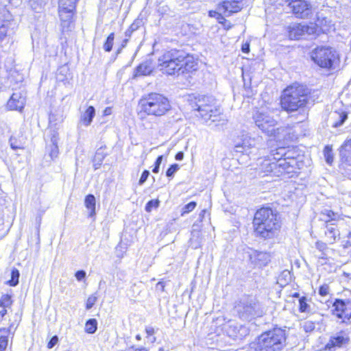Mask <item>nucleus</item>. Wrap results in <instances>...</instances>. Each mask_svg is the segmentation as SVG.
<instances>
[{"mask_svg":"<svg viewBox=\"0 0 351 351\" xmlns=\"http://www.w3.org/2000/svg\"><path fill=\"white\" fill-rule=\"evenodd\" d=\"M253 226L256 235L265 239L274 237L280 228L277 213L268 207H263L255 213Z\"/></svg>","mask_w":351,"mask_h":351,"instance_id":"nucleus-3","label":"nucleus"},{"mask_svg":"<svg viewBox=\"0 0 351 351\" xmlns=\"http://www.w3.org/2000/svg\"><path fill=\"white\" fill-rule=\"evenodd\" d=\"M153 71L152 61L146 60L138 65L134 71L133 77L136 78L141 76L149 75Z\"/></svg>","mask_w":351,"mask_h":351,"instance_id":"nucleus-22","label":"nucleus"},{"mask_svg":"<svg viewBox=\"0 0 351 351\" xmlns=\"http://www.w3.org/2000/svg\"><path fill=\"white\" fill-rule=\"evenodd\" d=\"M285 329L274 328L261 334L250 344L247 351H282L286 346Z\"/></svg>","mask_w":351,"mask_h":351,"instance_id":"nucleus-4","label":"nucleus"},{"mask_svg":"<svg viewBox=\"0 0 351 351\" xmlns=\"http://www.w3.org/2000/svg\"><path fill=\"white\" fill-rule=\"evenodd\" d=\"M95 116V109L93 106H90L81 115L80 122L83 125L87 127L90 125Z\"/></svg>","mask_w":351,"mask_h":351,"instance_id":"nucleus-23","label":"nucleus"},{"mask_svg":"<svg viewBox=\"0 0 351 351\" xmlns=\"http://www.w3.org/2000/svg\"><path fill=\"white\" fill-rule=\"evenodd\" d=\"M160 201L158 199L149 200L145 205V210L147 213L152 212L153 208H157L159 206Z\"/></svg>","mask_w":351,"mask_h":351,"instance_id":"nucleus-37","label":"nucleus"},{"mask_svg":"<svg viewBox=\"0 0 351 351\" xmlns=\"http://www.w3.org/2000/svg\"><path fill=\"white\" fill-rule=\"evenodd\" d=\"M112 108L110 107H106L103 111L104 116H108L112 114Z\"/></svg>","mask_w":351,"mask_h":351,"instance_id":"nucleus-53","label":"nucleus"},{"mask_svg":"<svg viewBox=\"0 0 351 351\" xmlns=\"http://www.w3.org/2000/svg\"><path fill=\"white\" fill-rule=\"evenodd\" d=\"M299 311L301 313H306L310 311V306L306 302V297H302L299 299Z\"/></svg>","mask_w":351,"mask_h":351,"instance_id":"nucleus-36","label":"nucleus"},{"mask_svg":"<svg viewBox=\"0 0 351 351\" xmlns=\"http://www.w3.org/2000/svg\"><path fill=\"white\" fill-rule=\"evenodd\" d=\"M51 145H58V133L56 130L51 131L50 134Z\"/></svg>","mask_w":351,"mask_h":351,"instance_id":"nucleus-48","label":"nucleus"},{"mask_svg":"<svg viewBox=\"0 0 351 351\" xmlns=\"http://www.w3.org/2000/svg\"><path fill=\"white\" fill-rule=\"evenodd\" d=\"M127 351H147L145 348H134L133 346L130 348Z\"/></svg>","mask_w":351,"mask_h":351,"instance_id":"nucleus-56","label":"nucleus"},{"mask_svg":"<svg viewBox=\"0 0 351 351\" xmlns=\"http://www.w3.org/2000/svg\"><path fill=\"white\" fill-rule=\"evenodd\" d=\"M47 149L49 152V155L51 160H54L55 158H58L59 154V149L58 146L56 144L54 145H49L47 147Z\"/></svg>","mask_w":351,"mask_h":351,"instance_id":"nucleus-35","label":"nucleus"},{"mask_svg":"<svg viewBox=\"0 0 351 351\" xmlns=\"http://www.w3.org/2000/svg\"><path fill=\"white\" fill-rule=\"evenodd\" d=\"M288 6L292 13L300 19H308L312 14V5L305 0H290Z\"/></svg>","mask_w":351,"mask_h":351,"instance_id":"nucleus-14","label":"nucleus"},{"mask_svg":"<svg viewBox=\"0 0 351 351\" xmlns=\"http://www.w3.org/2000/svg\"><path fill=\"white\" fill-rule=\"evenodd\" d=\"M142 23L143 22L141 20L136 19L131 24L129 28L134 32L142 25Z\"/></svg>","mask_w":351,"mask_h":351,"instance_id":"nucleus-46","label":"nucleus"},{"mask_svg":"<svg viewBox=\"0 0 351 351\" xmlns=\"http://www.w3.org/2000/svg\"><path fill=\"white\" fill-rule=\"evenodd\" d=\"M95 197L93 195L89 194L86 196L84 204L86 208L90 210L88 217H93L95 215Z\"/></svg>","mask_w":351,"mask_h":351,"instance_id":"nucleus-25","label":"nucleus"},{"mask_svg":"<svg viewBox=\"0 0 351 351\" xmlns=\"http://www.w3.org/2000/svg\"><path fill=\"white\" fill-rule=\"evenodd\" d=\"M145 331L148 335H153L155 332L154 328L152 326L147 327Z\"/></svg>","mask_w":351,"mask_h":351,"instance_id":"nucleus-54","label":"nucleus"},{"mask_svg":"<svg viewBox=\"0 0 351 351\" xmlns=\"http://www.w3.org/2000/svg\"><path fill=\"white\" fill-rule=\"evenodd\" d=\"M239 317L244 321H251L263 315V310L258 300L252 295H243L234 306Z\"/></svg>","mask_w":351,"mask_h":351,"instance_id":"nucleus-7","label":"nucleus"},{"mask_svg":"<svg viewBox=\"0 0 351 351\" xmlns=\"http://www.w3.org/2000/svg\"><path fill=\"white\" fill-rule=\"evenodd\" d=\"M276 154H273V160L269 158L264 159L261 163V169L264 172L273 173L276 176H280L282 175H287L285 173V169L282 167L279 166L278 157L276 156Z\"/></svg>","mask_w":351,"mask_h":351,"instance_id":"nucleus-16","label":"nucleus"},{"mask_svg":"<svg viewBox=\"0 0 351 351\" xmlns=\"http://www.w3.org/2000/svg\"><path fill=\"white\" fill-rule=\"evenodd\" d=\"M337 317L350 319L351 318V299H336L333 303Z\"/></svg>","mask_w":351,"mask_h":351,"instance_id":"nucleus-17","label":"nucleus"},{"mask_svg":"<svg viewBox=\"0 0 351 351\" xmlns=\"http://www.w3.org/2000/svg\"><path fill=\"white\" fill-rule=\"evenodd\" d=\"M308 94V89L303 85L288 86L280 97L282 109L288 113L298 112L302 117H306Z\"/></svg>","mask_w":351,"mask_h":351,"instance_id":"nucleus-2","label":"nucleus"},{"mask_svg":"<svg viewBox=\"0 0 351 351\" xmlns=\"http://www.w3.org/2000/svg\"><path fill=\"white\" fill-rule=\"evenodd\" d=\"M19 271L16 269H13L11 272V280L8 281L10 286L14 287L19 284Z\"/></svg>","mask_w":351,"mask_h":351,"instance_id":"nucleus-34","label":"nucleus"},{"mask_svg":"<svg viewBox=\"0 0 351 351\" xmlns=\"http://www.w3.org/2000/svg\"><path fill=\"white\" fill-rule=\"evenodd\" d=\"M339 155L341 158L351 156V139L346 140L339 149Z\"/></svg>","mask_w":351,"mask_h":351,"instance_id":"nucleus-28","label":"nucleus"},{"mask_svg":"<svg viewBox=\"0 0 351 351\" xmlns=\"http://www.w3.org/2000/svg\"><path fill=\"white\" fill-rule=\"evenodd\" d=\"M184 158V153L179 152L176 154L175 158L176 160H182Z\"/></svg>","mask_w":351,"mask_h":351,"instance_id":"nucleus-55","label":"nucleus"},{"mask_svg":"<svg viewBox=\"0 0 351 351\" xmlns=\"http://www.w3.org/2000/svg\"><path fill=\"white\" fill-rule=\"evenodd\" d=\"M317 28L315 25L305 23H294L288 27V35L291 40H299L306 36L315 34Z\"/></svg>","mask_w":351,"mask_h":351,"instance_id":"nucleus-13","label":"nucleus"},{"mask_svg":"<svg viewBox=\"0 0 351 351\" xmlns=\"http://www.w3.org/2000/svg\"><path fill=\"white\" fill-rule=\"evenodd\" d=\"M25 104V97L21 93H14L7 103V106L12 110L21 111Z\"/></svg>","mask_w":351,"mask_h":351,"instance_id":"nucleus-20","label":"nucleus"},{"mask_svg":"<svg viewBox=\"0 0 351 351\" xmlns=\"http://www.w3.org/2000/svg\"><path fill=\"white\" fill-rule=\"evenodd\" d=\"M311 56L312 60L319 66L331 69L338 56L332 47L319 46L312 51Z\"/></svg>","mask_w":351,"mask_h":351,"instance_id":"nucleus-10","label":"nucleus"},{"mask_svg":"<svg viewBox=\"0 0 351 351\" xmlns=\"http://www.w3.org/2000/svg\"><path fill=\"white\" fill-rule=\"evenodd\" d=\"M114 40V33L112 32L107 37L103 45V49L106 52H110L112 49Z\"/></svg>","mask_w":351,"mask_h":351,"instance_id":"nucleus-32","label":"nucleus"},{"mask_svg":"<svg viewBox=\"0 0 351 351\" xmlns=\"http://www.w3.org/2000/svg\"><path fill=\"white\" fill-rule=\"evenodd\" d=\"M326 256L327 254H326V255H323L322 253L321 254V255L319 256V258H322V259H326Z\"/></svg>","mask_w":351,"mask_h":351,"instance_id":"nucleus-62","label":"nucleus"},{"mask_svg":"<svg viewBox=\"0 0 351 351\" xmlns=\"http://www.w3.org/2000/svg\"><path fill=\"white\" fill-rule=\"evenodd\" d=\"M248 254L251 263L258 267L266 266L271 261V255L265 252L251 250Z\"/></svg>","mask_w":351,"mask_h":351,"instance_id":"nucleus-18","label":"nucleus"},{"mask_svg":"<svg viewBox=\"0 0 351 351\" xmlns=\"http://www.w3.org/2000/svg\"><path fill=\"white\" fill-rule=\"evenodd\" d=\"M282 275L284 276L285 277H287V276H289L290 277V272L285 270L282 273Z\"/></svg>","mask_w":351,"mask_h":351,"instance_id":"nucleus-60","label":"nucleus"},{"mask_svg":"<svg viewBox=\"0 0 351 351\" xmlns=\"http://www.w3.org/2000/svg\"><path fill=\"white\" fill-rule=\"evenodd\" d=\"M256 125L264 133L269 136H276L278 125V114L271 115L270 112L257 111L254 115Z\"/></svg>","mask_w":351,"mask_h":351,"instance_id":"nucleus-9","label":"nucleus"},{"mask_svg":"<svg viewBox=\"0 0 351 351\" xmlns=\"http://www.w3.org/2000/svg\"><path fill=\"white\" fill-rule=\"evenodd\" d=\"M12 304V295L3 294L0 298V306L3 308H10Z\"/></svg>","mask_w":351,"mask_h":351,"instance_id":"nucleus-33","label":"nucleus"},{"mask_svg":"<svg viewBox=\"0 0 351 351\" xmlns=\"http://www.w3.org/2000/svg\"><path fill=\"white\" fill-rule=\"evenodd\" d=\"M58 342V336L57 335L53 336L47 343V348L49 349H51L57 344Z\"/></svg>","mask_w":351,"mask_h":351,"instance_id":"nucleus-49","label":"nucleus"},{"mask_svg":"<svg viewBox=\"0 0 351 351\" xmlns=\"http://www.w3.org/2000/svg\"><path fill=\"white\" fill-rule=\"evenodd\" d=\"M138 106L141 113L155 117L165 114L171 108L168 99L156 93H151L142 97L138 102Z\"/></svg>","mask_w":351,"mask_h":351,"instance_id":"nucleus-6","label":"nucleus"},{"mask_svg":"<svg viewBox=\"0 0 351 351\" xmlns=\"http://www.w3.org/2000/svg\"><path fill=\"white\" fill-rule=\"evenodd\" d=\"M66 67H61V68L60 69V73L64 72V71H66Z\"/></svg>","mask_w":351,"mask_h":351,"instance_id":"nucleus-63","label":"nucleus"},{"mask_svg":"<svg viewBox=\"0 0 351 351\" xmlns=\"http://www.w3.org/2000/svg\"><path fill=\"white\" fill-rule=\"evenodd\" d=\"M243 0H223L218 5V10L220 12L218 14L217 19L223 20L226 23L227 21L221 16L222 14L229 16L231 14L238 12L243 8Z\"/></svg>","mask_w":351,"mask_h":351,"instance_id":"nucleus-15","label":"nucleus"},{"mask_svg":"<svg viewBox=\"0 0 351 351\" xmlns=\"http://www.w3.org/2000/svg\"><path fill=\"white\" fill-rule=\"evenodd\" d=\"M340 218L337 213L328 208L323 209L320 213V219L325 223V235L328 242L333 244L339 237V230L337 228L336 221Z\"/></svg>","mask_w":351,"mask_h":351,"instance_id":"nucleus-11","label":"nucleus"},{"mask_svg":"<svg viewBox=\"0 0 351 351\" xmlns=\"http://www.w3.org/2000/svg\"><path fill=\"white\" fill-rule=\"evenodd\" d=\"M189 105L195 116L207 122L218 121L221 114V110L217 105L216 99L213 96L198 95L191 97L189 99Z\"/></svg>","mask_w":351,"mask_h":351,"instance_id":"nucleus-5","label":"nucleus"},{"mask_svg":"<svg viewBox=\"0 0 351 351\" xmlns=\"http://www.w3.org/2000/svg\"><path fill=\"white\" fill-rule=\"evenodd\" d=\"M196 206H197V204L195 202H191L188 203L182 208V215H183L185 213H190L196 207Z\"/></svg>","mask_w":351,"mask_h":351,"instance_id":"nucleus-39","label":"nucleus"},{"mask_svg":"<svg viewBox=\"0 0 351 351\" xmlns=\"http://www.w3.org/2000/svg\"><path fill=\"white\" fill-rule=\"evenodd\" d=\"M315 247L319 252H322L323 255H326L325 251L328 249L326 243H324L322 241H317L315 243Z\"/></svg>","mask_w":351,"mask_h":351,"instance_id":"nucleus-42","label":"nucleus"},{"mask_svg":"<svg viewBox=\"0 0 351 351\" xmlns=\"http://www.w3.org/2000/svg\"><path fill=\"white\" fill-rule=\"evenodd\" d=\"M241 50L243 53H247L250 52V44L246 43L241 47Z\"/></svg>","mask_w":351,"mask_h":351,"instance_id":"nucleus-52","label":"nucleus"},{"mask_svg":"<svg viewBox=\"0 0 351 351\" xmlns=\"http://www.w3.org/2000/svg\"><path fill=\"white\" fill-rule=\"evenodd\" d=\"M158 62V70L168 75L180 76L197 69V62L193 56L182 49L165 51Z\"/></svg>","mask_w":351,"mask_h":351,"instance_id":"nucleus-1","label":"nucleus"},{"mask_svg":"<svg viewBox=\"0 0 351 351\" xmlns=\"http://www.w3.org/2000/svg\"><path fill=\"white\" fill-rule=\"evenodd\" d=\"M105 148L101 147L97 149L93 159V166L95 170L98 169L102 165L103 160L107 156L108 154L105 152Z\"/></svg>","mask_w":351,"mask_h":351,"instance_id":"nucleus-24","label":"nucleus"},{"mask_svg":"<svg viewBox=\"0 0 351 351\" xmlns=\"http://www.w3.org/2000/svg\"><path fill=\"white\" fill-rule=\"evenodd\" d=\"M11 23L8 21L4 22L0 25V45L12 34V29L10 26Z\"/></svg>","mask_w":351,"mask_h":351,"instance_id":"nucleus-27","label":"nucleus"},{"mask_svg":"<svg viewBox=\"0 0 351 351\" xmlns=\"http://www.w3.org/2000/svg\"><path fill=\"white\" fill-rule=\"evenodd\" d=\"M9 141H10V147L12 149L16 150L18 149L23 148L22 144L18 143L16 142V139L14 137L11 136Z\"/></svg>","mask_w":351,"mask_h":351,"instance_id":"nucleus-43","label":"nucleus"},{"mask_svg":"<svg viewBox=\"0 0 351 351\" xmlns=\"http://www.w3.org/2000/svg\"><path fill=\"white\" fill-rule=\"evenodd\" d=\"M179 169L180 167L178 164L171 165L166 171V176L168 178H173Z\"/></svg>","mask_w":351,"mask_h":351,"instance_id":"nucleus-38","label":"nucleus"},{"mask_svg":"<svg viewBox=\"0 0 351 351\" xmlns=\"http://www.w3.org/2000/svg\"><path fill=\"white\" fill-rule=\"evenodd\" d=\"M97 300V298L96 296L90 295V297H88V298L86 300V309H88V310L90 309L95 304Z\"/></svg>","mask_w":351,"mask_h":351,"instance_id":"nucleus-44","label":"nucleus"},{"mask_svg":"<svg viewBox=\"0 0 351 351\" xmlns=\"http://www.w3.org/2000/svg\"><path fill=\"white\" fill-rule=\"evenodd\" d=\"M132 33L133 32L130 28H128L125 32V36L126 38H129Z\"/></svg>","mask_w":351,"mask_h":351,"instance_id":"nucleus-57","label":"nucleus"},{"mask_svg":"<svg viewBox=\"0 0 351 351\" xmlns=\"http://www.w3.org/2000/svg\"><path fill=\"white\" fill-rule=\"evenodd\" d=\"M79 0H59L58 13L61 21L62 32L71 29L73 16L75 12L76 3Z\"/></svg>","mask_w":351,"mask_h":351,"instance_id":"nucleus-12","label":"nucleus"},{"mask_svg":"<svg viewBox=\"0 0 351 351\" xmlns=\"http://www.w3.org/2000/svg\"><path fill=\"white\" fill-rule=\"evenodd\" d=\"M339 120L337 122H335L333 125L334 127L337 128L341 125H342L346 120L348 119V114L346 112H343L341 114H339Z\"/></svg>","mask_w":351,"mask_h":351,"instance_id":"nucleus-40","label":"nucleus"},{"mask_svg":"<svg viewBox=\"0 0 351 351\" xmlns=\"http://www.w3.org/2000/svg\"><path fill=\"white\" fill-rule=\"evenodd\" d=\"M256 141L254 138H252L247 135H243L240 140L236 141L234 143V151L239 153H245L249 154L248 151L255 146Z\"/></svg>","mask_w":351,"mask_h":351,"instance_id":"nucleus-19","label":"nucleus"},{"mask_svg":"<svg viewBox=\"0 0 351 351\" xmlns=\"http://www.w3.org/2000/svg\"><path fill=\"white\" fill-rule=\"evenodd\" d=\"M48 0H29V3L33 10L40 12Z\"/></svg>","mask_w":351,"mask_h":351,"instance_id":"nucleus-30","label":"nucleus"},{"mask_svg":"<svg viewBox=\"0 0 351 351\" xmlns=\"http://www.w3.org/2000/svg\"><path fill=\"white\" fill-rule=\"evenodd\" d=\"M97 329V321L96 319L91 318L86 321L85 324V332L88 334H93Z\"/></svg>","mask_w":351,"mask_h":351,"instance_id":"nucleus-29","label":"nucleus"},{"mask_svg":"<svg viewBox=\"0 0 351 351\" xmlns=\"http://www.w3.org/2000/svg\"><path fill=\"white\" fill-rule=\"evenodd\" d=\"M149 176V171L148 170H144L141 174V176L138 181L139 185H143L147 180Z\"/></svg>","mask_w":351,"mask_h":351,"instance_id":"nucleus-45","label":"nucleus"},{"mask_svg":"<svg viewBox=\"0 0 351 351\" xmlns=\"http://www.w3.org/2000/svg\"><path fill=\"white\" fill-rule=\"evenodd\" d=\"M0 351H5L8 345V335L10 332V328H0Z\"/></svg>","mask_w":351,"mask_h":351,"instance_id":"nucleus-26","label":"nucleus"},{"mask_svg":"<svg viewBox=\"0 0 351 351\" xmlns=\"http://www.w3.org/2000/svg\"><path fill=\"white\" fill-rule=\"evenodd\" d=\"M348 241H346V243L343 245L345 248L348 247H351V232H349L347 235Z\"/></svg>","mask_w":351,"mask_h":351,"instance_id":"nucleus-51","label":"nucleus"},{"mask_svg":"<svg viewBox=\"0 0 351 351\" xmlns=\"http://www.w3.org/2000/svg\"><path fill=\"white\" fill-rule=\"evenodd\" d=\"M206 213V210H203L201 213H200V216H203L204 215V213Z\"/></svg>","mask_w":351,"mask_h":351,"instance_id":"nucleus-64","label":"nucleus"},{"mask_svg":"<svg viewBox=\"0 0 351 351\" xmlns=\"http://www.w3.org/2000/svg\"><path fill=\"white\" fill-rule=\"evenodd\" d=\"M350 342V338L348 335L344 331H340L337 333L335 336L330 337L329 342L327 344V347L330 349L334 347H341L345 345H348Z\"/></svg>","mask_w":351,"mask_h":351,"instance_id":"nucleus-21","label":"nucleus"},{"mask_svg":"<svg viewBox=\"0 0 351 351\" xmlns=\"http://www.w3.org/2000/svg\"><path fill=\"white\" fill-rule=\"evenodd\" d=\"M86 271L84 270H79L76 271L75 276L78 281L83 280L86 277Z\"/></svg>","mask_w":351,"mask_h":351,"instance_id":"nucleus-50","label":"nucleus"},{"mask_svg":"<svg viewBox=\"0 0 351 351\" xmlns=\"http://www.w3.org/2000/svg\"><path fill=\"white\" fill-rule=\"evenodd\" d=\"M6 314H7L6 308H3L1 311H0V315L1 317H3Z\"/></svg>","mask_w":351,"mask_h":351,"instance_id":"nucleus-59","label":"nucleus"},{"mask_svg":"<svg viewBox=\"0 0 351 351\" xmlns=\"http://www.w3.org/2000/svg\"><path fill=\"white\" fill-rule=\"evenodd\" d=\"M276 155L277 157L280 156V158H278V165L285 169V173L289 178L293 177L297 173V171L303 167V162L300 160L301 156L293 150L285 151V148L280 147L277 149Z\"/></svg>","mask_w":351,"mask_h":351,"instance_id":"nucleus-8","label":"nucleus"},{"mask_svg":"<svg viewBox=\"0 0 351 351\" xmlns=\"http://www.w3.org/2000/svg\"><path fill=\"white\" fill-rule=\"evenodd\" d=\"M329 293V286L326 284L322 285L319 289V294L326 296Z\"/></svg>","mask_w":351,"mask_h":351,"instance_id":"nucleus-47","label":"nucleus"},{"mask_svg":"<svg viewBox=\"0 0 351 351\" xmlns=\"http://www.w3.org/2000/svg\"><path fill=\"white\" fill-rule=\"evenodd\" d=\"M123 49V48L121 46H120V47H119V49L117 50V52H116L117 55H118V54L121 53V51H122V49Z\"/></svg>","mask_w":351,"mask_h":351,"instance_id":"nucleus-61","label":"nucleus"},{"mask_svg":"<svg viewBox=\"0 0 351 351\" xmlns=\"http://www.w3.org/2000/svg\"><path fill=\"white\" fill-rule=\"evenodd\" d=\"M128 40H129V38H126V37H125V38L123 40V41H122V43H121V46L123 48L125 47V46H126V45H127V44H128Z\"/></svg>","mask_w":351,"mask_h":351,"instance_id":"nucleus-58","label":"nucleus"},{"mask_svg":"<svg viewBox=\"0 0 351 351\" xmlns=\"http://www.w3.org/2000/svg\"><path fill=\"white\" fill-rule=\"evenodd\" d=\"M323 153H324V156L326 162L328 165H331L333 162V158H334L332 146L329 145L325 146Z\"/></svg>","mask_w":351,"mask_h":351,"instance_id":"nucleus-31","label":"nucleus"},{"mask_svg":"<svg viewBox=\"0 0 351 351\" xmlns=\"http://www.w3.org/2000/svg\"><path fill=\"white\" fill-rule=\"evenodd\" d=\"M163 156H158L155 161L154 168L152 169L153 173H158L159 172L160 166L162 163Z\"/></svg>","mask_w":351,"mask_h":351,"instance_id":"nucleus-41","label":"nucleus"}]
</instances>
